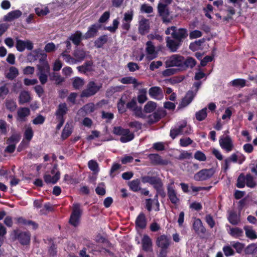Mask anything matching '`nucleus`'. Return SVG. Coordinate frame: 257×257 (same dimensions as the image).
<instances>
[{"instance_id": "f257e3e1", "label": "nucleus", "mask_w": 257, "mask_h": 257, "mask_svg": "<svg viewBox=\"0 0 257 257\" xmlns=\"http://www.w3.org/2000/svg\"><path fill=\"white\" fill-rule=\"evenodd\" d=\"M47 54H43V58L39 59L37 65L38 76L41 84H45L48 81V75L50 73V67L47 60Z\"/></svg>"}, {"instance_id": "f03ea898", "label": "nucleus", "mask_w": 257, "mask_h": 257, "mask_svg": "<svg viewBox=\"0 0 257 257\" xmlns=\"http://www.w3.org/2000/svg\"><path fill=\"white\" fill-rule=\"evenodd\" d=\"M192 132L191 127L187 124V121H183L171 129L170 136L174 140L179 135H188L191 134Z\"/></svg>"}, {"instance_id": "7ed1b4c3", "label": "nucleus", "mask_w": 257, "mask_h": 257, "mask_svg": "<svg viewBox=\"0 0 257 257\" xmlns=\"http://www.w3.org/2000/svg\"><path fill=\"white\" fill-rule=\"evenodd\" d=\"M112 132L116 135L121 136L120 141L123 143L130 142L135 138L134 133H131L129 129L123 128L121 126H114Z\"/></svg>"}, {"instance_id": "20e7f679", "label": "nucleus", "mask_w": 257, "mask_h": 257, "mask_svg": "<svg viewBox=\"0 0 257 257\" xmlns=\"http://www.w3.org/2000/svg\"><path fill=\"white\" fill-rule=\"evenodd\" d=\"M13 239L18 240L22 245H28L30 243L31 233L29 231H22L19 230H14Z\"/></svg>"}, {"instance_id": "39448f33", "label": "nucleus", "mask_w": 257, "mask_h": 257, "mask_svg": "<svg viewBox=\"0 0 257 257\" xmlns=\"http://www.w3.org/2000/svg\"><path fill=\"white\" fill-rule=\"evenodd\" d=\"M82 213V210L80 208V204L77 203L73 204L69 223L74 227H77L79 224Z\"/></svg>"}, {"instance_id": "423d86ee", "label": "nucleus", "mask_w": 257, "mask_h": 257, "mask_svg": "<svg viewBox=\"0 0 257 257\" xmlns=\"http://www.w3.org/2000/svg\"><path fill=\"white\" fill-rule=\"evenodd\" d=\"M101 86H98L94 81L89 82L85 89L80 93L81 98H88L94 95L99 91Z\"/></svg>"}, {"instance_id": "0eeeda50", "label": "nucleus", "mask_w": 257, "mask_h": 257, "mask_svg": "<svg viewBox=\"0 0 257 257\" xmlns=\"http://www.w3.org/2000/svg\"><path fill=\"white\" fill-rule=\"evenodd\" d=\"M172 32L171 34L172 38L177 40L182 44L188 36V31L185 28H177L175 26H171Z\"/></svg>"}, {"instance_id": "6e6552de", "label": "nucleus", "mask_w": 257, "mask_h": 257, "mask_svg": "<svg viewBox=\"0 0 257 257\" xmlns=\"http://www.w3.org/2000/svg\"><path fill=\"white\" fill-rule=\"evenodd\" d=\"M219 143L221 149L226 153L231 152L234 148L233 141L229 136H221L219 138Z\"/></svg>"}, {"instance_id": "1a4fd4ad", "label": "nucleus", "mask_w": 257, "mask_h": 257, "mask_svg": "<svg viewBox=\"0 0 257 257\" xmlns=\"http://www.w3.org/2000/svg\"><path fill=\"white\" fill-rule=\"evenodd\" d=\"M183 60H184L183 56L177 54L172 55L166 61V67H172L177 66L182 69Z\"/></svg>"}, {"instance_id": "9d476101", "label": "nucleus", "mask_w": 257, "mask_h": 257, "mask_svg": "<svg viewBox=\"0 0 257 257\" xmlns=\"http://www.w3.org/2000/svg\"><path fill=\"white\" fill-rule=\"evenodd\" d=\"M157 9L159 15L161 17L163 23H170L171 20L169 18L170 12L168 6H166V5H164L162 3H159Z\"/></svg>"}, {"instance_id": "9b49d317", "label": "nucleus", "mask_w": 257, "mask_h": 257, "mask_svg": "<svg viewBox=\"0 0 257 257\" xmlns=\"http://www.w3.org/2000/svg\"><path fill=\"white\" fill-rule=\"evenodd\" d=\"M214 173L213 169H202L194 175V179L197 181H205L210 178Z\"/></svg>"}, {"instance_id": "f8f14e48", "label": "nucleus", "mask_w": 257, "mask_h": 257, "mask_svg": "<svg viewBox=\"0 0 257 257\" xmlns=\"http://www.w3.org/2000/svg\"><path fill=\"white\" fill-rule=\"evenodd\" d=\"M174 182L173 181L167 186V196L168 199L174 205H177L180 201L179 198L177 195V193L173 186Z\"/></svg>"}, {"instance_id": "ddd939ff", "label": "nucleus", "mask_w": 257, "mask_h": 257, "mask_svg": "<svg viewBox=\"0 0 257 257\" xmlns=\"http://www.w3.org/2000/svg\"><path fill=\"white\" fill-rule=\"evenodd\" d=\"M16 47L18 51L22 52L25 49L28 50H32L34 48V44L31 41L28 40L24 41L21 39H17Z\"/></svg>"}, {"instance_id": "4468645a", "label": "nucleus", "mask_w": 257, "mask_h": 257, "mask_svg": "<svg viewBox=\"0 0 257 257\" xmlns=\"http://www.w3.org/2000/svg\"><path fill=\"white\" fill-rule=\"evenodd\" d=\"M192 227L195 232L200 236L206 233V229L203 225L202 222L200 218H196L194 220Z\"/></svg>"}, {"instance_id": "2eb2a0df", "label": "nucleus", "mask_w": 257, "mask_h": 257, "mask_svg": "<svg viewBox=\"0 0 257 257\" xmlns=\"http://www.w3.org/2000/svg\"><path fill=\"white\" fill-rule=\"evenodd\" d=\"M166 46L171 52H175L182 45V43L177 40L172 39L170 37H167L166 38Z\"/></svg>"}, {"instance_id": "dca6fc26", "label": "nucleus", "mask_w": 257, "mask_h": 257, "mask_svg": "<svg viewBox=\"0 0 257 257\" xmlns=\"http://www.w3.org/2000/svg\"><path fill=\"white\" fill-rule=\"evenodd\" d=\"M196 96V93L192 90L187 91L185 96L182 98L181 102L180 103L179 107L183 108L188 105L193 100Z\"/></svg>"}, {"instance_id": "f3484780", "label": "nucleus", "mask_w": 257, "mask_h": 257, "mask_svg": "<svg viewBox=\"0 0 257 257\" xmlns=\"http://www.w3.org/2000/svg\"><path fill=\"white\" fill-rule=\"evenodd\" d=\"M156 245L161 248L168 249L170 245V239L165 235H160L156 240Z\"/></svg>"}, {"instance_id": "a211bd4d", "label": "nucleus", "mask_w": 257, "mask_h": 257, "mask_svg": "<svg viewBox=\"0 0 257 257\" xmlns=\"http://www.w3.org/2000/svg\"><path fill=\"white\" fill-rule=\"evenodd\" d=\"M147 220L145 213L143 212L140 213L135 220L136 228L144 229L146 228Z\"/></svg>"}, {"instance_id": "6ab92c4d", "label": "nucleus", "mask_w": 257, "mask_h": 257, "mask_svg": "<svg viewBox=\"0 0 257 257\" xmlns=\"http://www.w3.org/2000/svg\"><path fill=\"white\" fill-rule=\"evenodd\" d=\"M100 26L98 24H93L88 27L87 31L83 35V39L88 40L94 38L97 35Z\"/></svg>"}, {"instance_id": "aec40b11", "label": "nucleus", "mask_w": 257, "mask_h": 257, "mask_svg": "<svg viewBox=\"0 0 257 257\" xmlns=\"http://www.w3.org/2000/svg\"><path fill=\"white\" fill-rule=\"evenodd\" d=\"M142 249L146 252L153 250V242L150 237L147 235H144L142 239Z\"/></svg>"}, {"instance_id": "412c9836", "label": "nucleus", "mask_w": 257, "mask_h": 257, "mask_svg": "<svg viewBox=\"0 0 257 257\" xmlns=\"http://www.w3.org/2000/svg\"><path fill=\"white\" fill-rule=\"evenodd\" d=\"M68 111V108L66 103H60L55 113L56 118H65L64 116Z\"/></svg>"}, {"instance_id": "4be33fe9", "label": "nucleus", "mask_w": 257, "mask_h": 257, "mask_svg": "<svg viewBox=\"0 0 257 257\" xmlns=\"http://www.w3.org/2000/svg\"><path fill=\"white\" fill-rule=\"evenodd\" d=\"M146 52L148 55L147 58L149 60H151L156 58L157 53L155 51V48L152 42L149 41L146 43Z\"/></svg>"}, {"instance_id": "5701e85b", "label": "nucleus", "mask_w": 257, "mask_h": 257, "mask_svg": "<svg viewBox=\"0 0 257 257\" xmlns=\"http://www.w3.org/2000/svg\"><path fill=\"white\" fill-rule=\"evenodd\" d=\"M149 94L151 97L156 99H161L163 96L162 89L158 86H153L149 90Z\"/></svg>"}, {"instance_id": "b1692460", "label": "nucleus", "mask_w": 257, "mask_h": 257, "mask_svg": "<svg viewBox=\"0 0 257 257\" xmlns=\"http://www.w3.org/2000/svg\"><path fill=\"white\" fill-rule=\"evenodd\" d=\"M17 119L21 122L25 121L26 117L30 114V110L28 107H21L17 112Z\"/></svg>"}, {"instance_id": "393cba45", "label": "nucleus", "mask_w": 257, "mask_h": 257, "mask_svg": "<svg viewBox=\"0 0 257 257\" xmlns=\"http://www.w3.org/2000/svg\"><path fill=\"white\" fill-rule=\"evenodd\" d=\"M68 39L71 40L75 45L78 46L83 39V35L80 31H77L75 33L71 34Z\"/></svg>"}, {"instance_id": "a878e982", "label": "nucleus", "mask_w": 257, "mask_h": 257, "mask_svg": "<svg viewBox=\"0 0 257 257\" xmlns=\"http://www.w3.org/2000/svg\"><path fill=\"white\" fill-rule=\"evenodd\" d=\"M93 62L92 61H87L82 65L77 67L78 71L81 73L86 74L87 72H90L93 71Z\"/></svg>"}, {"instance_id": "bb28decb", "label": "nucleus", "mask_w": 257, "mask_h": 257, "mask_svg": "<svg viewBox=\"0 0 257 257\" xmlns=\"http://www.w3.org/2000/svg\"><path fill=\"white\" fill-rule=\"evenodd\" d=\"M60 173L59 171H57L54 176H51L49 174H45L44 175V180L47 184L52 183L56 184L60 179Z\"/></svg>"}, {"instance_id": "cd10ccee", "label": "nucleus", "mask_w": 257, "mask_h": 257, "mask_svg": "<svg viewBox=\"0 0 257 257\" xmlns=\"http://www.w3.org/2000/svg\"><path fill=\"white\" fill-rule=\"evenodd\" d=\"M73 56L76 59V62H81L84 60L86 57V52L82 49L77 47L74 50Z\"/></svg>"}, {"instance_id": "c85d7f7f", "label": "nucleus", "mask_w": 257, "mask_h": 257, "mask_svg": "<svg viewBox=\"0 0 257 257\" xmlns=\"http://www.w3.org/2000/svg\"><path fill=\"white\" fill-rule=\"evenodd\" d=\"M22 15V12L19 10L13 11L5 16V20L8 22H11L15 19L19 18Z\"/></svg>"}, {"instance_id": "c756f323", "label": "nucleus", "mask_w": 257, "mask_h": 257, "mask_svg": "<svg viewBox=\"0 0 257 257\" xmlns=\"http://www.w3.org/2000/svg\"><path fill=\"white\" fill-rule=\"evenodd\" d=\"M31 100L30 93L27 91H22L21 92L19 97V103L20 104H24L29 102Z\"/></svg>"}, {"instance_id": "7c9ffc66", "label": "nucleus", "mask_w": 257, "mask_h": 257, "mask_svg": "<svg viewBox=\"0 0 257 257\" xmlns=\"http://www.w3.org/2000/svg\"><path fill=\"white\" fill-rule=\"evenodd\" d=\"M228 220L232 225H237L240 221V216L234 211H230L229 213Z\"/></svg>"}, {"instance_id": "2f4dec72", "label": "nucleus", "mask_w": 257, "mask_h": 257, "mask_svg": "<svg viewBox=\"0 0 257 257\" xmlns=\"http://www.w3.org/2000/svg\"><path fill=\"white\" fill-rule=\"evenodd\" d=\"M162 118V114L160 111H155L148 116V123L150 124H154L158 122Z\"/></svg>"}, {"instance_id": "473e14b6", "label": "nucleus", "mask_w": 257, "mask_h": 257, "mask_svg": "<svg viewBox=\"0 0 257 257\" xmlns=\"http://www.w3.org/2000/svg\"><path fill=\"white\" fill-rule=\"evenodd\" d=\"M228 232L230 235L235 238H239L243 235L242 229L237 227H230Z\"/></svg>"}, {"instance_id": "72a5a7b5", "label": "nucleus", "mask_w": 257, "mask_h": 257, "mask_svg": "<svg viewBox=\"0 0 257 257\" xmlns=\"http://www.w3.org/2000/svg\"><path fill=\"white\" fill-rule=\"evenodd\" d=\"M182 63V69H186L188 67L191 68L194 67L196 64V61L192 57H188L185 60L184 58Z\"/></svg>"}, {"instance_id": "f704fd0d", "label": "nucleus", "mask_w": 257, "mask_h": 257, "mask_svg": "<svg viewBox=\"0 0 257 257\" xmlns=\"http://www.w3.org/2000/svg\"><path fill=\"white\" fill-rule=\"evenodd\" d=\"M245 253L253 257H257V243H252L248 245L245 249Z\"/></svg>"}, {"instance_id": "c9c22d12", "label": "nucleus", "mask_w": 257, "mask_h": 257, "mask_svg": "<svg viewBox=\"0 0 257 257\" xmlns=\"http://www.w3.org/2000/svg\"><path fill=\"white\" fill-rule=\"evenodd\" d=\"M49 10L52 15L57 16L60 14L61 6L57 3H52L49 5Z\"/></svg>"}, {"instance_id": "e433bc0d", "label": "nucleus", "mask_w": 257, "mask_h": 257, "mask_svg": "<svg viewBox=\"0 0 257 257\" xmlns=\"http://www.w3.org/2000/svg\"><path fill=\"white\" fill-rule=\"evenodd\" d=\"M148 20L145 19L142 21L140 23L139 27V31L140 34L142 35H145L149 32L150 29V26L147 23Z\"/></svg>"}, {"instance_id": "4c0bfd02", "label": "nucleus", "mask_w": 257, "mask_h": 257, "mask_svg": "<svg viewBox=\"0 0 257 257\" xmlns=\"http://www.w3.org/2000/svg\"><path fill=\"white\" fill-rule=\"evenodd\" d=\"M108 41V36L106 35L100 36L94 41V46L96 48H102L103 45Z\"/></svg>"}, {"instance_id": "58836bf2", "label": "nucleus", "mask_w": 257, "mask_h": 257, "mask_svg": "<svg viewBox=\"0 0 257 257\" xmlns=\"http://www.w3.org/2000/svg\"><path fill=\"white\" fill-rule=\"evenodd\" d=\"M141 182L140 179H136L135 180H133L128 183V186L130 187V189L133 191V192H138L140 190H141V188L140 187Z\"/></svg>"}, {"instance_id": "ea45409f", "label": "nucleus", "mask_w": 257, "mask_h": 257, "mask_svg": "<svg viewBox=\"0 0 257 257\" xmlns=\"http://www.w3.org/2000/svg\"><path fill=\"white\" fill-rule=\"evenodd\" d=\"M148 157L153 164L162 165L164 164L161 157L157 154H151Z\"/></svg>"}, {"instance_id": "a19ab883", "label": "nucleus", "mask_w": 257, "mask_h": 257, "mask_svg": "<svg viewBox=\"0 0 257 257\" xmlns=\"http://www.w3.org/2000/svg\"><path fill=\"white\" fill-rule=\"evenodd\" d=\"M72 133V127L71 125L67 123L63 130L61 134V139L63 140L67 139Z\"/></svg>"}, {"instance_id": "79ce46f5", "label": "nucleus", "mask_w": 257, "mask_h": 257, "mask_svg": "<svg viewBox=\"0 0 257 257\" xmlns=\"http://www.w3.org/2000/svg\"><path fill=\"white\" fill-rule=\"evenodd\" d=\"M243 229L245 231V235L247 238L251 240L257 238V234L255 231L252 229L251 227L244 226Z\"/></svg>"}, {"instance_id": "37998d69", "label": "nucleus", "mask_w": 257, "mask_h": 257, "mask_svg": "<svg viewBox=\"0 0 257 257\" xmlns=\"http://www.w3.org/2000/svg\"><path fill=\"white\" fill-rule=\"evenodd\" d=\"M18 75V69L15 67L12 66L10 68L9 72L6 75V77L9 80H13L16 78Z\"/></svg>"}, {"instance_id": "c03bdc74", "label": "nucleus", "mask_w": 257, "mask_h": 257, "mask_svg": "<svg viewBox=\"0 0 257 257\" xmlns=\"http://www.w3.org/2000/svg\"><path fill=\"white\" fill-rule=\"evenodd\" d=\"M84 85V80L79 77L73 78L72 86L75 89H79Z\"/></svg>"}, {"instance_id": "a18cd8bd", "label": "nucleus", "mask_w": 257, "mask_h": 257, "mask_svg": "<svg viewBox=\"0 0 257 257\" xmlns=\"http://www.w3.org/2000/svg\"><path fill=\"white\" fill-rule=\"evenodd\" d=\"M246 185V175L241 173L238 177L236 181V186L238 188H243Z\"/></svg>"}, {"instance_id": "49530a36", "label": "nucleus", "mask_w": 257, "mask_h": 257, "mask_svg": "<svg viewBox=\"0 0 257 257\" xmlns=\"http://www.w3.org/2000/svg\"><path fill=\"white\" fill-rule=\"evenodd\" d=\"M257 183L254 180L253 176L249 173L246 175V185L247 187L254 188L256 186Z\"/></svg>"}, {"instance_id": "de8ad7c7", "label": "nucleus", "mask_w": 257, "mask_h": 257, "mask_svg": "<svg viewBox=\"0 0 257 257\" xmlns=\"http://www.w3.org/2000/svg\"><path fill=\"white\" fill-rule=\"evenodd\" d=\"M21 137L18 134H14L8 138L6 140L7 144H16L19 142Z\"/></svg>"}, {"instance_id": "09e8293b", "label": "nucleus", "mask_w": 257, "mask_h": 257, "mask_svg": "<svg viewBox=\"0 0 257 257\" xmlns=\"http://www.w3.org/2000/svg\"><path fill=\"white\" fill-rule=\"evenodd\" d=\"M156 103L152 101H148L144 106V111L146 113H151L156 109Z\"/></svg>"}, {"instance_id": "8fccbe9b", "label": "nucleus", "mask_w": 257, "mask_h": 257, "mask_svg": "<svg viewBox=\"0 0 257 257\" xmlns=\"http://www.w3.org/2000/svg\"><path fill=\"white\" fill-rule=\"evenodd\" d=\"M207 116V109L204 108L195 113V117L197 120L201 121L205 119Z\"/></svg>"}, {"instance_id": "3c124183", "label": "nucleus", "mask_w": 257, "mask_h": 257, "mask_svg": "<svg viewBox=\"0 0 257 257\" xmlns=\"http://www.w3.org/2000/svg\"><path fill=\"white\" fill-rule=\"evenodd\" d=\"M69 53L62 52L61 54L65 61L70 64H74L76 63V59L74 57H73L68 54Z\"/></svg>"}, {"instance_id": "603ef678", "label": "nucleus", "mask_w": 257, "mask_h": 257, "mask_svg": "<svg viewBox=\"0 0 257 257\" xmlns=\"http://www.w3.org/2000/svg\"><path fill=\"white\" fill-rule=\"evenodd\" d=\"M125 101L123 99V96H122L119 100L117 104V107L118 111L119 113L122 114L126 111V107H125Z\"/></svg>"}, {"instance_id": "864d4df0", "label": "nucleus", "mask_w": 257, "mask_h": 257, "mask_svg": "<svg viewBox=\"0 0 257 257\" xmlns=\"http://www.w3.org/2000/svg\"><path fill=\"white\" fill-rule=\"evenodd\" d=\"M6 107L10 111L13 112L16 110L17 105L14 100L9 99L7 100L6 101Z\"/></svg>"}, {"instance_id": "5fc2aeb1", "label": "nucleus", "mask_w": 257, "mask_h": 257, "mask_svg": "<svg viewBox=\"0 0 257 257\" xmlns=\"http://www.w3.org/2000/svg\"><path fill=\"white\" fill-rule=\"evenodd\" d=\"M36 14L40 17L44 16L50 13L48 7L45 8H36L35 9Z\"/></svg>"}, {"instance_id": "6e6d98bb", "label": "nucleus", "mask_w": 257, "mask_h": 257, "mask_svg": "<svg viewBox=\"0 0 257 257\" xmlns=\"http://www.w3.org/2000/svg\"><path fill=\"white\" fill-rule=\"evenodd\" d=\"M51 80L55 81L57 85H60L64 81V78L62 77L59 73L55 72L52 74Z\"/></svg>"}, {"instance_id": "4d7b16f0", "label": "nucleus", "mask_w": 257, "mask_h": 257, "mask_svg": "<svg viewBox=\"0 0 257 257\" xmlns=\"http://www.w3.org/2000/svg\"><path fill=\"white\" fill-rule=\"evenodd\" d=\"M231 245L236 250V252L238 253H241L244 248V244L238 241L231 242Z\"/></svg>"}, {"instance_id": "13d9d810", "label": "nucleus", "mask_w": 257, "mask_h": 257, "mask_svg": "<svg viewBox=\"0 0 257 257\" xmlns=\"http://www.w3.org/2000/svg\"><path fill=\"white\" fill-rule=\"evenodd\" d=\"M222 250L224 255L227 257L233 256L235 254V251L232 248V246L229 245H224L222 248Z\"/></svg>"}, {"instance_id": "bf43d9fd", "label": "nucleus", "mask_w": 257, "mask_h": 257, "mask_svg": "<svg viewBox=\"0 0 257 257\" xmlns=\"http://www.w3.org/2000/svg\"><path fill=\"white\" fill-rule=\"evenodd\" d=\"M88 166L89 169L95 173L99 171L98 164L95 160H90L88 163Z\"/></svg>"}, {"instance_id": "052dcab7", "label": "nucleus", "mask_w": 257, "mask_h": 257, "mask_svg": "<svg viewBox=\"0 0 257 257\" xmlns=\"http://www.w3.org/2000/svg\"><path fill=\"white\" fill-rule=\"evenodd\" d=\"M193 143V140L189 137L183 138L179 140V145L182 147H186Z\"/></svg>"}, {"instance_id": "680f3d73", "label": "nucleus", "mask_w": 257, "mask_h": 257, "mask_svg": "<svg viewBox=\"0 0 257 257\" xmlns=\"http://www.w3.org/2000/svg\"><path fill=\"white\" fill-rule=\"evenodd\" d=\"M231 84L233 86L240 87L242 88L245 86L246 81L244 79L238 78L232 80Z\"/></svg>"}, {"instance_id": "e2e57ef3", "label": "nucleus", "mask_w": 257, "mask_h": 257, "mask_svg": "<svg viewBox=\"0 0 257 257\" xmlns=\"http://www.w3.org/2000/svg\"><path fill=\"white\" fill-rule=\"evenodd\" d=\"M9 93V89L7 87V84H4L0 86V98L4 99Z\"/></svg>"}, {"instance_id": "0e129e2a", "label": "nucleus", "mask_w": 257, "mask_h": 257, "mask_svg": "<svg viewBox=\"0 0 257 257\" xmlns=\"http://www.w3.org/2000/svg\"><path fill=\"white\" fill-rule=\"evenodd\" d=\"M120 81L121 83L125 84L132 83L135 84L137 83V80L131 76L123 77L120 79Z\"/></svg>"}, {"instance_id": "69168bd1", "label": "nucleus", "mask_w": 257, "mask_h": 257, "mask_svg": "<svg viewBox=\"0 0 257 257\" xmlns=\"http://www.w3.org/2000/svg\"><path fill=\"white\" fill-rule=\"evenodd\" d=\"M134 16V11L133 9H131L127 12H125L124 14V18L123 21L126 22L131 23L133 20Z\"/></svg>"}, {"instance_id": "338daca9", "label": "nucleus", "mask_w": 257, "mask_h": 257, "mask_svg": "<svg viewBox=\"0 0 257 257\" xmlns=\"http://www.w3.org/2000/svg\"><path fill=\"white\" fill-rule=\"evenodd\" d=\"M82 109L86 113H90L93 112L95 110L94 104L93 103H88L83 106Z\"/></svg>"}, {"instance_id": "774afa93", "label": "nucleus", "mask_w": 257, "mask_h": 257, "mask_svg": "<svg viewBox=\"0 0 257 257\" xmlns=\"http://www.w3.org/2000/svg\"><path fill=\"white\" fill-rule=\"evenodd\" d=\"M57 245L52 242L51 246L49 247L48 249V253L51 257H55L57 255Z\"/></svg>"}]
</instances>
